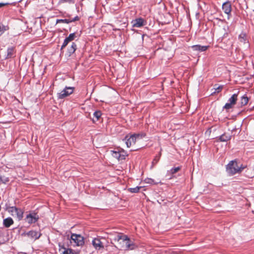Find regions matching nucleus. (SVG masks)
<instances>
[{
    "instance_id": "obj_1",
    "label": "nucleus",
    "mask_w": 254,
    "mask_h": 254,
    "mask_svg": "<svg viewBox=\"0 0 254 254\" xmlns=\"http://www.w3.org/2000/svg\"><path fill=\"white\" fill-rule=\"evenodd\" d=\"M114 240L119 243L121 248L124 250H132L136 248L135 244L126 235L119 234Z\"/></svg>"
},
{
    "instance_id": "obj_2",
    "label": "nucleus",
    "mask_w": 254,
    "mask_h": 254,
    "mask_svg": "<svg viewBox=\"0 0 254 254\" xmlns=\"http://www.w3.org/2000/svg\"><path fill=\"white\" fill-rule=\"evenodd\" d=\"M142 138V136L139 134H128L126 136L125 140L127 147H130L135 146L136 143L141 141Z\"/></svg>"
},
{
    "instance_id": "obj_3",
    "label": "nucleus",
    "mask_w": 254,
    "mask_h": 254,
    "mask_svg": "<svg viewBox=\"0 0 254 254\" xmlns=\"http://www.w3.org/2000/svg\"><path fill=\"white\" fill-rule=\"evenodd\" d=\"M244 168L245 167H242V165L239 166L237 161H231L227 165V171L229 174L233 175L241 173Z\"/></svg>"
},
{
    "instance_id": "obj_4",
    "label": "nucleus",
    "mask_w": 254,
    "mask_h": 254,
    "mask_svg": "<svg viewBox=\"0 0 254 254\" xmlns=\"http://www.w3.org/2000/svg\"><path fill=\"white\" fill-rule=\"evenodd\" d=\"M70 242L73 246H81L84 244V238L80 235L72 234L70 236Z\"/></svg>"
},
{
    "instance_id": "obj_5",
    "label": "nucleus",
    "mask_w": 254,
    "mask_h": 254,
    "mask_svg": "<svg viewBox=\"0 0 254 254\" xmlns=\"http://www.w3.org/2000/svg\"><path fill=\"white\" fill-rule=\"evenodd\" d=\"M74 88L66 86L63 90L57 94L58 99H64L71 95L74 91Z\"/></svg>"
},
{
    "instance_id": "obj_6",
    "label": "nucleus",
    "mask_w": 254,
    "mask_h": 254,
    "mask_svg": "<svg viewBox=\"0 0 254 254\" xmlns=\"http://www.w3.org/2000/svg\"><path fill=\"white\" fill-rule=\"evenodd\" d=\"M28 26L27 22L23 21L21 19H17V30L19 31V34L23 32H27Z\"/></svg>"
},
{
    "instance_id": "obj_7",
    "label": "nucleus",
    "mask_w": 254,
    "mask_h": 254,
    "mask_svg": "<svg viewBox=\"0 0 254 254\" xmlns=\"http://www.w3.org/2000/svg\"><path fill=\"white\" fill-rule=\"evenodd\" d=\"M238 99V94H234L231 98L229 99V102L227 103L224 107L226 110H229L233 107V106L236 104V102Z\"/></svg>"
},
{
    "instance_id": "obj_8",
    "label": "nucleus",
    "mask_w": 254,
    "mask_h": 254,
    "mask_svg": "<svg viewBox=\"0 0 254 254\" xmlns=\"http://www.w3.org/2000/svg\"><path fill=\"white\" fill-rule=\"evenodd\" d=\"M112 155L119 161L125 160L126 157L127 156V152L123 149H119L118 151H113Z\"/></svg>"
},
{
    "instance_id": "obj_9",
    "label": "nucleus",
    "mask_w": 254,
    "mask_h": 254,
    "mask_svg": "<svg viewBox=\"0 0 254 254\" xmlns=\"http://www.w3.org/2000/svg\"><path fill=\"white\" fill-rule=\"evenodd\" d=\"M39 219V217L38 215H37V213H33L28 214L25 218V220L28 222V224H31L36 222Z\"/></svg>"
},
{
    "instance_id": "obj_10",
    "label": "nucleus",
    "mask_w": 254,
    "mask_h": 254,
    "mask_svg": "<svg viewBox=\"0 0 254 254\" xmlns=\"http://www.w3.org/2000/svg\"><path fill=\"white\" fill-rule=\"evenodd\" d=\"M92 243L94 248L96 250H99L104 248L103 244L99 238H94L92 240Z\"/></svg>"
},
{
    "instance_id": "obj_11",
    "label": "nucleus",
    "mask_w": 254,
    "mask_h": 254,
    "mask_svg": "<svg viewBox=\"0 0 254 254\" xmlns=\"http://www.w3.org/2000/svg\"><path fill=\"white\" fill-rule=\"evenodd\" d=\"M131 23L133 27H140L145 24V20L142 18L135 19Z\"/></svg>"
},
{
    "instance_id": "obj_12",
    "label": "nucleus",
    "mask_w": 254,
    "mask_h": 254,
    "mask_svg": "<svg viewBox=\"0 0 254 254\" xmlns=\"http://www.w3.org/2000/svg\"><path fill=\"white\" fill-rule=\"evenodd\" d=\"M27 235L32 239L37 240L40 237L41 234L39 232L32 230L28 232Z\"/></svg>"
},
{
    "instance_id": "obj_13",
    "label": "nucleus",
    "mask_w": 254,
    "mask_h": 254,
    "mask_svg": "<svg viewBox=\"0 0 254 254\" xmlns=\"http://www.w3.org/2000/svg\"><path fill=\"white\" fill-rule=\"evenodd\" d=\"M60 246L59 252L61 254H79L78 253H74L73 251L68 248H66L64 246Z\"/></svg>"
},
{
    "instance_id": "obj_14",
    "label": "nucleus",
    "mask_w": 254,
    "mask_h": 254,
    "mask_svg": "<svg viewBox=\"0 0 254 254\" xmlns=\"http://www.w3.org/2000/svg\"><path fill=\"white\" fill-rule=\"evenodd\" d=\"M222 9L224 12L229 14L231 12V4L230 2H226L224 3L222 5Z\"/></svg>"
},
{
    "instance_id": "obj_15",
    "label": "nucleus",
    "mask_w": 254,
    "mask_h": 254,
    "mask_svg": "<svg viewBox=\"0 0 254 254\" xmlns=\"http://www.w3.org/2000/svg\"><path fill=\"white\" fill-rule=\"evenodd\" d=\"M76 49H77L76 44L75 43L72 42L71 45L68 48L67 51L66 55L68 57H70L72 54H73L75 52Z\"/></svg>"
},
{
    "instance_id": "obj_16",
    "label": "nucleus",
    "mask_w": 254,
    "mask_h": 254,
    "mask_svg": "<svg viewBox=\"0 0 254 254\" xmlns=\"http://www.w3.org/2000/svg\"><path fill=\"white\" fill-rule=\"evenodd\" d=\"M208 46H201L199 45H194L192 46V49L194 51H198L199 52L205 51L207 50Z\"/></svg>"
},
{
    "instance_id": "obj_17",
    "label": "nucleus",
    "mask_w": 254,
    "mask_h": 254,
    "mask_svg": "<svg viewBox=\"0 0 254 254\" xmlns=\"http://www.w3.org/2000/svg\"><path fill=\"white\" fill-rule=\"evenodd\" d=\"M249 100V99L246 94L242 96L241 98L240 101L239 103L240 104V106L243 107L246 105L248 104Z\"/></svg>"
},
{
    "instance_id": "obj_18",
    "label": "nucleus",
    "mask_w": 254,
    "mask_h": 254,
    "mask_svg": "<svg viewBox=\"0 0 254 254\" xmlns=\"http://www.w3.org/2000/svg\"><path fill=\"white\" fill-rule=\"evenodd\" d=\"M102 115V113L100 111H96L93 114V118L92 119V121L93 123H95L99 120L101 116Z\"/></svg>"
},
{
    "instance_id": "obj_19",
    "label": "nucleus",
    "mask_w": 254,
    "mask_h": 254,
    "mask_svg": "<svg viewBox=\"0 0 254 254\" xmlns=\"http://www.w3.org/2000/svg\"><path fill=\"white\" fill-rule=\"evenodd\" d=\"M13 223V221L10 217L7 218L3 220V225L5 227H9Z\"/></svg>"
},
{
    "instance_id": "obj_20",
    "label": "nucleus",
    "mask_w": 254,
    "mask_h": 254,
    "mask_svg": "<svg viewBox=\"0 0 254 254\" xmlns=\"http://www.w3.org/2000/svg\"><path fill=\"white\" fill-rule=\"evenodd\" d=\"M14 47H11L7 49V56L6 58H11L13 55L14 52Z\"/></svg>"
},
{
    "instance_id": "obj_21",
    "label": "nucleus",
    "mask_w": 254,
    "mask_h": 254,
    "mask_svg": "<svg viewBox=\"0 0 254 254\" xmlns=\"http://www.w3.org/2000/svg\"><path fill=\"white\" fill-rule=\"evenodd\" d=\"M161 156V152H160L158 155H156L154 157V159L152 161V166L155 165L159 161L160 157Z\"/></svg>"
},
{
    "instance_id": "obj_22",
    "label": "nucleus",
    "mask_w": 254,
    "mask_h": 254,
    "mask_svg": "<svg viewBox=\"0 0 254 254\" xmlns=\"http://www.w3.org/2000/svg\"><path fill=\"white\" fill-rule=\"evenodd\" d=\"M230 138L231 136L227 134L226 133H224L223 134L220 136L219 139L221 141H227L230 140Z\"/></svg>"
},
{
    "instance_id": "obj_23",
    "label": "nucleus",
    "mask_w": 254,
    "mask_h": 254,
    "mask_svg": "<svg viewBox=\"0 0 254 254\" xmlns=\"http://www.w3.org/2000/svg\"><path fill=\"white\" fill-rule=\"evenodd\" d=\"M141 188V187H136L135 188H128V190L131 193H137Z\"/></svg>"
},
{
    "instance_id": "obj_24",
    "label": "nucleus",
    "mask_w": 254,
    "mask_h": 254,
    "mask_svg": "<svg viewBox=\"0 0 254 254\" xmlns=\"http://www.w3.org/2000/svg\"><path fill=\"white\" fill-rule=\"evenodd\" d=\"M239 41L245 43L247 40L246 36L245 34H241L239 36Z\"/></svg>"
},
{
    "instance_id": "obj_25",
    "label": "nucleus",
    "mask_w": 254,
    "mask_h": 254,
    "mask_svg": "<svg viewBox=\"0 0 254 254\" xmlns=\"http://www.w3.org/2000/svg\"><path fill=\"white\" fill-rule=\"evenodd\" d=\"M181 169V167H177L175 168H173L171 169L170 171V173L171 174L173 175L176 173H177L178 171H179Z\"/></svg>"
},
{
    "instance_id": "obj_26",
    "label": "nucleus",
    "mask_w": 254,
    "mask_h": 254,
    "mask_svg": "<svg viewBox=\"0 0 254 254\" xmlns=\"http://www.w3.org/2000/svg\"><path fill=\"white\" fill-rule=\"evenodd\" d=\"M71 22V21H70V19H57V21H56V23H66V24H68L69 23Z\"/></svg>"
},
{
    "instance_id": "obj_27",
    "label": "nucleus",
    "mask_w": 254,
    "mask_h": 254,
    "mask_svg": "<svg viewBox=\"0 0 254 254\" xmlns=\"http://www.w3.org/2000/svg\"><path fill=\"white\" fill-rule=\"evenodd\" d=\"M223 87V85H220L216 88H214V89L215 90V91L212 94H214L216 93H219L222 90Z\"/></svg>"
},
{
    "instance_id": "obj_28",
    "label": "nucleus",
    "mask_w": 254,
    "mask_h": 254,
    "mask_svg": "<svg viewBox=\"0 0 254 254\" xmlns=\"http://www.w3.org/2000/svg\"><path fill=\"white\" fill-rule=\"evenodd\" d=\"M23 212L21 210H18L17 208V217L19 219H21L23 217Z\"/></svg>"
},
{
    "instance_id": "obj_29",
    "label": "nucleus",
    "mask_w": 254,
    "mask_h": 254,
    "mask_svg": "<svg viewBox=\"0 0 254 254\" xmlns=\"http://www.w3.org/2000/svg\"><path fill=\"white\" fill-rule=\"evenodd\" d=\"M69 42H70L68 41V40L67 39V38H66L64 39V43L62 46L61 50L62 51L63 50V49L67 45V44H68Z\"/></svg>"
},
{
    "instance_id": "obj_30",
    "label": "nucleus",
    "mask_w": 254,
    "mask_h": 254,
    "mask_svg": "<svg viewBox=\"0 0 254 254\" xmlns=\"http://www.w3.org/2000/svg\"><path fill=\"white\" fill-rule=\"evenodd\" d=\"M69 42L73 41L75 38V33H71L69 35V36L66 37Z\"/></svg>"
},
{
    "instance_id": "obj_31",
    "label": "nucleus",
    "mask_w": 254,
    "mask_h": 254,
    "mask_svg": "<svg viewBox=\"0 0 254 254\" xmlns=\"http://www.w3.org/2000/svg\"><path fill=\"white\" fill-rule=\"evenodd\" d=\"M145 182L146 183L150 184H157V183L154 182V180L150 179L147 178L145 180Z\"/></svg>"
},
{
    "instance_id": "obj_32",
    "label": "nucleus",
    "mask_w": 254,
    "mask_h": 254,
    "mask_svg": "<svg viewBox=\"0 0 254 254\" xmlns=\"http://www.w3.org/2000/svg\"><path fill=\"white\" fill-rule=\"evenodd\" d=\"M79 20V17L78 16H75L74 18L72 19H70V21H71V22H74L75 21H78Z\"/></svg>"
},
{
    "instance_id": "obj_33",
    "label": "nucleus",
    "mask_w": 254,
    "mask_h": 254,
    "mask_svg": "<svg viewBox=\"0 0 254 254\" xmlns=\"http://www.w3.org/2000/svg\"><path fill=\"white\" fill-rule=\"evenodd\" d=\"M61 1L63 2H68V3H73V0H61Z\"/></svg>"
},
{
    "instance_id": "obj_34",
    "label": "nucleus",
    "mask_w": 254,
    "mask_h": 254,
    "mask_svg": "<svg viewBox=\"0 0 254 254\" xmlns=\"http://www.w3.org/2000/svg\"><path fill=\"white\" fill-rule=\"evenodd\" d=\"M3 32V28L2 27L0 26V35H1Z\"/></svg>"
},
{
    "instance_id": "obj_35",
    "label": "nucleus",
    "mask_w": 254,
    "mask_h": 254,
    "mask_svg": "<svg viewBox=\"0 0 254 254\" xmlns=\"http://www.w3.org/2000/svg\"><path fill=\"white\" fill-rule=\"evenodd\" d=\"M8 3H2V2H0V8L7 4Z\"/></svg>"
},
{
    "instance_id": "obj_36",
    "label": "nucleus",
    "mask_w": 254,
    "mask_h": 254,
    "mask_svg": "<svg viewBox=\"0 0 254 254\" xmlns=\"http://www.w3.org/2000/svg\"><path fill=\"white\" fill-rule=\"evenodd\" d=\"M139 147H138V146H134V148H133V150H138L139 149Z\"/></svg>"
}]
</instances>
